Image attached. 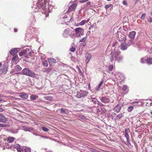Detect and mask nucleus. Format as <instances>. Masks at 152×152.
Segmentation results:
<instances>
[{"instance_id": "f257e3e1", "label": "nucleus", "mask_w": 152, "mask_h": 152, "mask_svg": "<svg viewBox=\"0 0 152 152\" xmlns=\"http://www.w3.org/2000/svg\"><path fill=\"white\" fill-rule=\"evenodd\" d=\"M120 53V51L117 49H115L114 51H112L111 53L109 56L110 61L112 62L114 60V58L115 59V60L118 62L122 61L123 58V56L121 55L119 56Z\"/></svg>"}, {"instance_id": "f03ea898", "label": "nucleus", "mask_w": 152, "mask_h": 152, "mask_svg": "<svg viewBox=\"0 0 152 152\" xmlns=\"http://www.w3.org/2000/svg\"><path fill=\"white\" fill-rule=\"evenodd\" d=\"M49 0H39L37 3V7H36L34 11L37 12L39 10L37 9V8L38 9H42L44 10L45 9L46 7L47 6V5H49L48 3Z\"/></svg>"}, {"instance_id": "7ed1b4c3", "label": "nucleus", "mask_w": 152, "mask_h": 152, "mask_svg": "<svg viewBox=\"0 0 152 152\" xmlns=\"http://www.w3.org/2000/svg\"><path fill=\"white\" fill-rule=\"evenodd\" d=\"M21 74L33 78H34L36 75L34 72L27 68H25L22 70Z\"/></svg>"}, {"instance_id": "20e7f679", "label": "nucleus", "mask_w": 152, "mask_h": 152, "mask_svg": "<svg viewBox=\"0 0 152 152\" xmlns=\"http://www.w3.org/2000/svg\"><path fill=\"white\" fill-rule=\"evenodd\" d=\"M84 29L80 28H77L75 29V35L77 37H80L81 35L84 34Z\"/></svg>"}, {"instance_id": "39448f33", "label": "nucleus", "mask_w": 152, "mask_h": 152, "mask_svg": "<svg viewBox=\"0 0 152 152\" xmlns=\"http://www.w3.org/2000/svg\"><path fill=\"white\" fill-rule=\"evenodd\" d=\"M88 93V92L86 91L80 90L77 92L76 96L79 98H81L86 96Z\"/></svg>"}, {"instance_id": "423d86ee", "label": "nucleus", "mask_w": 152, "mask_h": 152, "mask_svg": "<svg viewBox=\"0 0 152 152\" xmlns=\"http://www.w3.org/2000/svg\"><path fill=\"white\" fill-rule=\"evenodd\" d=\"M0 145L4 147V148H3V149H4L5 148L7 149H11L12 147V145L11 146H7L8 145L10 146V145H9L7 142L6 143V141L3 139H2L1 142H0Z\"/></svg>"}, {"instance_id": "0eeeda50", "label": "nucleus", "mask_w": 152, "mask_h": 152, "mask_svg": "<svg viewBox=\"0 0 152 152\" xmlns=\"http://www.w3.org/2000/svg\"><path fill=\"white\" fill-rule=\"evenodd\" d=\"M118 34V37L120 41H123L125 40L126 39V36L121 32L117 31Z\"/></svg>"}, {"instance_id": "6e6552de", "label": "nucleus", "mask_w": 152, "mask_h": 152, "mask_svg": "<svg viewBox=\"0 0 152 152\" xmlns=\"http://www.w3.org/2000/svg\"><path fill=\"white\" fill-rule=\"evenodd\" d=\"M30 49L29 48H26V49H23L22 51H23L24 56L25 58H28V56H30L31 54V52L30 51Z\"/></svg>"}, {"instance_id": "1a4fd4ad", "label": "nucleus", "mask_w": 152, "mask_h": 152, "mask_svg": "<svg viewBox=\"0 0 152 152\" xmlns=\"http://www.w3.org/2000/svg\"><path fill=\"white\" fill-rule=\"evenodd\" d=\"M77 6V4H72L69 7L68 10L66 12L69 13V12L72 11H74L75 10Z\"/></svg>"}, {"instance_id": "9d476101", "label": "nucleus", "mask_w": 152, "mask_h": 152, "mask_svg": "<svg viewBox=\"0 0 152 152\" xmlns=\"http://www.w3.org/2000/svg\"><path fill=\"white\" fill-rule=\"evenodd\" d=\"M122 106V105L121 104H118L114 108V111L116 113L119 112Z\"/></svg>"}, {"instance_id": "9b49d317", "label": "nucleus", "mask_w": 152, "mask_h": 152, "mask_svg": "<svg viewBox=\"0 0 152 152\" xmlns=\"http://www.w3.org/2000/svg\"><path fill=\"white\" fill-rule=\"evenodd\" d=\"M100 101L103 103H109L110 102V100L106 97L103 96L100 99Z\"/></svg>"}, {"instance_id": "f8f14e48", "label": "nucleus", "mask_w": 152, "mask_h": 152, "mask_svg": "<svg viewBox=\"0 0 152 152\" xmlns=\"http://www.w3.org/2000/svg\"><path fill=\"white\" fill-rule=\"evenodd\" d=\"M14 148H16L17 151L19 152H21L23 151V148L20 147V145L18 144H15L14 145L12 146Z\"/></svg>"}, {"instance_id": "ddd939ff", "label": "nucleus", "mask_w": 152, "mask_h": 152, "mask_svg": "<svg viewBox=\"0 0 152 152\" xmlns=\"http://www.w3.org/2000/svg\"><path fill=\"white\" fill-rule=\"evenodd\" d=\"M70 34L69 30L68 29H66L64 31V32L62 34L63 36L64 37H67Z\"/></svg>"}, {"instance_id": "4468645a", "label": "nucleus", "mask_w": 152, "mask_h": 152, "mask_svg": "<svg viewBox=\"0 0 152 152\" xmlns=\"http://www.w3.org/2000/svg\"><path fill=\"white\" fill-rule=\"evenodd\" d=\"M19 48H14L12 49L10 51V54L12 55H13L16 54L19 50H20Z\"/></svg>"}, {"instance_id": "2eb2a0df", "label": "nucleus", "mask_w": 152, "mask_h": 152, "mask_svg": "<svg viewBox=\"0 0 152 152\" xmlns=\"http://www.w3.org/2000/svg\"><path fill=\"white\" fill-rule=\"evenodd\" d=\"M7 121V118L3 115L0 113V122L5 123Z\"/></svg>"}, {"instance_id": "dca6fc26", "label": "nucleus", "mask_w": 152, "mask_h": 152, "mask_svg": "<svg viewBox=\"0 0 152 152\" xmlns=\"http://www.w3.org/2000/svg\"><path fill=\"white\" fill-rule=\"evenodd\" d=\"M128 46L127 44L123 43L121 45L120 48L122 50H125L127 49Z\"/></svg>"}, {"instance_id": "f3484780", "label": "nucleus", "mask_w": 152, "mask_h": 152, "mask_svg": "<svg viewBox=\"0 0 152 152\" xmlns=\"http://www.w3.org/2000/svg\"><path fill=\"white\" fill-rule=\"evenodd\" d=\"M122 90H123V93L124 94H127L129 91L128 86L125 85L123 86L122 87Z\"/></svg>"}, {"instance_id": "a211bd4d", "label": "nucleus", "mask_w": 152, "mask_h": 152, "mask_svg": "<svg viewBox=\"0 0 152 152\" xmlns=\"http://www.w3.org/2000/svg\"><path fill=\"white\" fill-rule=\"evenodd\" d=\"M20 97L24 99H27L28 97V95L25 92L21 93L19 96Z\"/></svg>"}, {"instance_id": "6ab92c4d", "label": "nucleus", "mask_w": 152, "mask_h": 152, "mask_svg": "<svg viewBox=\"0 0 152 152\" xmlns=\"http://www.w3.org/2000/svg\"><path fill=\"white\" fill-rule=\"evenodd\" d=\"M136 32L135 31H132L129 33V37L132 39H134Z\"/></svg>"}, {"instance_id": "aec40b11", "label": "nucleus", "mask_w": 152, "mask_h": 152, "mask_svg": "<svg viewBox=\"0 0 152 152\" xmlns=\"http://www.w3.org/2000/svg\"><path fill=\"white\" fill-rule=\"evenodd\" d=\"M85 57L86 58L85 62L86 64H88L91 59V55L90 54H86Z\"/></svg>"}, {"instance_id": "412c9836", "label": "nucleus", "mask_w": 152, "mask_h": 152, "mask_svg": "<svg viewBox=\"0 0 152 152\" xmlns=\"http://www.w3.org/2000/svg\"><path fill=\"white\" fill-rule=\"evenodd\" d=\"M115 77L118 80L121 79V80H123L124 79V77L120 73H119L117 74H115Z\"/></svg>"}, {"instance_id": "4be33fe9", "label": "nucleus", "mask_w": 152, "mask_h": 152, "mask_svg": "<svg viewBox=\"0 0 152 152\" xmlns=\"http://www.w3.org/2000/svg\"><path fill=\"white\" fill-rule=\"evenodd\" d=\"M52 8L51 5H49V4L47 5V6L46 7L44 11L45 10L46 12H50L52 9Z\"/></svg>"}, {"instance_id": "5701e85b", "label": "nucleus", "mask_w": 152, "mask_h": 152, "mask_svg": "<svg viewBox=\"0 0 152 152\" xmlns=\"http://www.w3.org/2000/svg\"><path fill=\"white\" fill-rule=\"evenodd\" d=\"M49 64L50 65H52L53 63L56 62V60L53 58H50L48 60Z\"/></svg>"}, {"instance_id": "b1692460", "label": "nucleus", "mask_w": 152, "mask_h": 152, "mask_svg": "<svg viewBox=\"0 0 152 152\" xmlns=\"http://www.w3.org/2000/svg\"><path fill=\"white\" fill-rule=\"evenodd\" d=\"M89 21V19H88L86 20H83L81 21V22L78 23V25L80 26L83 25L85 24L86 23L88 22Z\"/></svg>"}, {"instance_id": "393cba45", "label": "nucleus", "mask_w": 152, "mask_h": 152, "mask_svg": "<svg viewBox=\"0 0 152 152\" xmlns=\"http://www.w3.org/2000/svg\"><path fill=\"white\" fill-rule=\"evenodd\" d=\"M113 68V64L111 65H110L108 66V70L107 71V72L108 73H110V72L112 71Z\"/></svg>"}, {"instance_id": "a878e982", "label": "nucleus", "mask_w": 152, "mask_h": 152, "mask_svg": "<svg viewBox=\"0 0 152 152\" xmlns=\"http://www.w3.org/2000/svg\"><path fill=\"white\" fill-rule=\"evenodd\" d=\"M7 71V69L6 68L3 67L0 69V74H5Z\"/></svg>"}, {"instance_id": "bb28decb", "label": "nucleus", "mask_w": 152, "mask_h": 152, "mask_svg": "<svg viewBox=\"0 0 152 152\" xmlns=\"http://www.w3.org/2000/svg\"><path fill=\"white\" fill-rule=\"evenodd\" d=\"M30 98L31 100H35L38 98V96L35 95H32L31 96Z\"/></svg>"}, {"instance_id": "cd10ccee", "label": "nucleus", "mask_w": 152, "mask_h": 152, "mask_svg": "<svg viewBox=\"0 0 152 152\" xmlns=\"http://www.w3.org/2000/svg\"><path fill=\"white\" fill-rule=\"evenodd\" d=\"M124 115H123V114L122 113H120V114H119L117 115V116L115 117V119H120Z\"/></svg>"}, {"instance_id": "c85d7f7f", "label": "nucleus", "mask_w": 152, "mask_h": 152, "mask_svg": "<svg viewBox=\"0 0 152 152\" xmlns=\"http://www.w3.org/2000/svg\"><path fill=\"white\" fill-rule=\"evenodd\" d=\"M146 63L148 64H152V58H147L146 61Z\"/></svg>"}, {"instance_id": "c756f323", "label": "nucleus", "mask_w": 152, "mask_h": 152, "mask_svg": "<svg viewBox=\"0 0 152 152\" xmlns=\"http://www.w3.org/2000/svg\"><path fill=\"white\" fill-rule=\"evenodd\" d=\"M97 101V100L95 98H91L90 100V101L93 102L94 104H96V101Z\"/></svg>"}, {"instance_id": "7c9ffc66", "label": "nucleus", "mask_w": 152, "mask_h": 152, "mask_svg": "<svg viewBox=\"0 0 152 152\" xmlns=\"http://www.w3.org/2000/svg\"><path fill=\"white\" fill-rule=\"evenodd\" d=\"M14 139V138L13 137H10L8 138L7 139V141L9 143H11L12 142Z\"/></svg>"}, {"instance_id": "2f4dec72", "label": "nucleus", "mask_w": 152, "mask_h": 152, "mask_svg": "<svg viewBox=\"0 0 152 152\" xmlns=\"http://www.w3.org/2000/svg\"><path fill=\"white\" fill-rule=\"evenodd\" d=\"M134 40V39H131L130 40H129L127 44L128 46L132 44L133 43Z\"/></svg>"}, {"instance_id": "473e14b6", "label": "nucleus", "mask_w": 152, "mask_h": 152, "mask_svg": "<svg viewBox=\"0 0 152 152\" xmlns=\"http://www.w3.org/2000/svg\"><path fill=\"white\" fill-rule=\"evenodd\" d=\"M18 57L17 55H15L12 58V62L14 63L16 62L18 59Z\"/></svg>"}, {"instance_id": "72a5a7b5", "label": "nucleus", "mask_w": 152, "mask_h": 152, "mask_svg": "<svg viewBox=\"0 0 152 152\" xmlns=\"http://www.w3.org/2000/svg\"><path fill=\"white\" fill-rule=\"evenodd\" d=\"M42 63L43 65L45 66H47L48 65V61L45 60L42 61Z\"/></svg>"}, {"instance_id": "f704fd0d", "label": "nucleus", "mask_w": 152, "mask_h": 152, "mask_svg": "<svg viewBox=\"0 0 152 152\" xmlns=\"http://www.w3.org/2000/svg\"><path fill=\"white\" fill-rule=\"evenodd\" d=\"M15 68L17 71H18L21 70L22 69V68L21 67L18 65H16L15 66Z\"/></svg>"}, {"instance_id": "c9c22d12", "label": "nucleus", "mask_w": 152, "mask_h": 152, "mask_svg": "<svg viewBox=\"0 0 152 152\" xmlns=\"http://www.w3.org/2000/svg\"><path fill=\"white\" fill-rule=\"evenodd\" d=\"M147 58L146 57L143 58H142L141 60V62L142 63H144L146 62V61Z\"/></svg>"}, {"instance_id": "e433bc0d", "label": "nucleus", "mask_w": 152, "mask_h": 152, "mask_svg": "<svg viewBox=\"0 0 152 152\" xmlns=\"http://www.w3.org/2000/svg\"><path fill=\"white\" fill-rule=\"evenodd\" d=\"M44 98L46 100H52L53 99L52 97L50 96H45Z\"/></svg>"}, {"instance_id": "4c0bfd02", "label": "nucleus", "mask_w": 152, "mask_h": 152, "mask_svg": "<svg viewBox=\"0 0 152 152\" xmlns=\"http://www.w3.org/2000/svg\"><path fill=\"white\" fill-rule=\"evenodd\" d=\"M44 70V72L48 73L50 72L51 69V68H45Z\"/></svg>"}, {"instance_id": "58836bf2", "label": "nucleus", "mask_w": 152, "mask_h": 152, "mask_svg": "<svg viewBox=\"0 0 152 152\" xmlns=\"http://www.w3.org/2000/svg\"><path fill=\"white\" fill-rule=\"evenodd\" d=\"M133 107L132 106H129L127 109V111L128 112H130L132 111L133 110Z\"/></svg>"}, {"instance_id": "ea45409f", "label": "nucleus", "mask_w": 152, "mask_h": 152, "mask_svg": "<svg viewBox=\"0 0 152 152\" xmlns=\"http://www.w3.org/2000/svg\"><path fill=\"white\" fill-rule=\"evenodd\" d=\"M9 125L8 124H0V127H6L8 126Z\"/></svg>"}, {"instance_id": "a19ab883", "label": "nucleus", "mask_w": 152, "mask_h": 152, "mask_svg": "<svg viewBox=\"0 0 152 152\" xmlns=\"http://www.w3.org/2000/svg\"><path fill=\"white\" fill-rule=\"evenodd\" d=\"M41 128L42 130L44 132H48L49 130L47 128L43 126Z\"/></svg>"}, {"instance_id": "79ce46f5", "label": "nucleus", "mask_w": 152, "mask_h": 152, "mask_svg": "<svg viewBox=\"0 0 152 152\" xmlns=\"http://www.w3.org/2000/svg\"><path fill=\"white\" fill-rule=\"evenodd\" d=\"M25 152H31V148L28 147H26L25 148Z\"/></svg>"}, {"instance_id": "37998d69", "label": "nucleus", "mask_w": 152, "mask_h": 152, "mask_svg": "<svg viewBox=\"0 0 152 152\" xmlns=\"http://www.w3.org/2000/svg\"><path fill=\"white\" fill-rule=\"evenodd\" d=\"M87 37H85L83 38H82V39H81L80 40L79 42H85L86 40L87 39Z\"/></svg>"}, {"instance_id": "c03bdc74", "label": "nucleus", "mask_w": 152, "mask_h": 152, "mask_svg": "<svg viewBox=\"0 0 152 152\" xmlns=\"http://www.w3.org/2000/svg\"><path fill=\"white\" fill-rule=\"evenodd\" d=\"M112 6V4H110L109 5H106L104 7L106 9V10H107L108 8H109Z\"/></svg>"}, {"instance_id": "a18cd8bd", "label": "nucleus", "mask_w": 152, "mask_h": 152, "mask_svg": "<svg viewBox=\"0 0 152 152\" xmlns=\"http://www.w3.org/2000/svg\"><path fill=\"white\" fill-rule=\"evenodd\" d=\"M102 81L99 84V86H98L96 88V90H98L99 89V88L101 87V86L102 85Z\"/></svg>"}, {"instance_id": "49530a36", "label": "nucleus", "mask_w": 152, "mask_h": 152, "mask_svg": "<svg viewBox=\"0 0 152 152\" xmlns=\"http://www.w3.org/2000/svg\"><path fill=\"white\" fill-rule=\"evenodd\" d=\"M102 81L99 84V86H98L96 88V90H98L99 89V88L101 87V86L102 85Z\"/></svg>"}, {"instance_id": "de8ad7c7", "label": "nucleus", "mask_w": 152, "mask_h": 152, "mask_svg": "<svg viewBox=\"0 0 152 152\" xmlns=\"http://www.w3.org/2000/svg\"><path fill=\"white\" fill-rule=\"evenodd\" d=\"M102 81L99 84V86H98L96 88V90H98L99 89V88L101 87V86L102 85Z\"/></svg>"}, {"instance_id": "09e8293b", "label": "nucleus", "mask_w": 152, "mask_h": 152, "mask_svg": "<svg viewBox=\"0 0 152 152\" xmlns=\"http://www.w3.org/2000/svg\"><path fill=\"white\" fill-rule=\"evenodd\" d=\"M102 81L99 84V86H98L96 88V90H98L99 89V88L101 87V86L102 85Z\"/></svg>"}, {"instance_id": "8fccbe9b", "label": "nucleus", "mask_w": 152, "mask_h": 152, "mask_svg": "<svg viewBox=\"0 0 152 152\" xmlns=\"http://www.w3.org/2000/svg\"><path fill=\"white\" fill-rule=\"evenodd\" d=\"M102 81L99 84V86H98L96 88V90H98L99 89V88L101 87V86L102 85Z\"/></svg>"}, {"instance_id": "3c124183", "label": "nucleus", "mask_w": 152, "mask_h": 152, "mask_svg": "<svg viewBox=\"0 0 152 152\" xmlns=\"http://www.w3.org/2000/svg\"><path fill=\"white\" fill-rule=\"evenodd\" d=\"M23 129L25 131H29L28 129L26 126H23Z\"/></svg>"}, {"instance_id": "603ef678", "label": "nucleus", "mask_w": 152, "mask_h": 152, "mask_svg": "<svg viewBox=\"0 0 152 152\" xmlns=\"http://www.w3.org/2000/svg\"><path fill=\"white\" fill-rule=\"evenodd\" d=\"M96 104H97L98 105H99L100 106H103V105L102 104V103H101L98 100H97V101H96Z\"/></svg>"}, {"instance_id": "864d4df0", "label": "nucleus", "mask_w": 152, "mask_h": 152, "mask_svg": "<svg viewBox=\"0 0 152 152\" xmlns=\"http://www.w3.org/2000/svg\"><path fill=\"white\" fill-rule=\"evenodd\" d=\"M125 136L126 137V138H129V135H128L127 131H125Z\"/></svg>"}, {"instance_id": "5fc2aeb1", "label": "nucleus", "mask_w": 152, "mask_h": 152, "mask_svg": "<svg viewBox=\"0 0 152 152\" xmlns=\"http://www.w3.org/2000/svg\"><path fill=\"white\" fill-rule=\"evenodd\" d=\"M145 13H143V14H142L141 17V19L142 20H143L145 18Z\"/></svg>"}, {"instance_id": "6e6d98bb", "label": "nucleus", "mask_w": 152, "mask_h": 152, "mask_svg": "<svg viewBox=\"0 0 152 152\" xmlns=\"http://www.w3.org/2000/svg\"><path fill=\"white\" fill-rule=\"evenodd\" d=\"M75 48H74V47H72L70 49V51L72 52H74L75 51Z\"/></svg>"}, {"instance_id": "4d7b16f0", "label": "nucleus", "mask_w": 152, "mask_h": 152, "mask_svg": "<svg viewBox=\"0 0 152 152\" xmlns=\"http://www.w3.org/2000/svg\"><path fill=\"white\" fill-rule=\"evenodd\" d=\"M60 111L61 112L63 113L65 112L66 110L63 108H61L60 109Z\"/></svg>"}, {"instance_id": "13d9d810", "label": "nucleus", "mask_w": 152, "mask_h": 152, "mask_svg": "<svg viewBox=\"0 0 152 152\" xmlns=\"http://www.w3.org/2000/svg\"><path fill=\"white\" fill-rule=\"evenodd\" d=\"M88 0H80V2L81 3H83L87 1Z\"/></svg>"}, {"instance_id": "bf43d9fd", "label": "nucleus", "mask_w": 152, "mask_h": 152, "mask_svg": "<svg viewBox=\"0 0 152 152\" xmlns=\"http://www.w3.org/2000/svg\"><path fill=\"white\" fill-rule=\"evenodd\" d=\"M23 51H22L19 53V55L20 56H22L23 55L24 56V54L23 53Z\"/></svg>"}, {"instance_id": "052dcab7", "label": "nucleus", "mask_w": 152, "mask_h": 152, "mask_svg": "<svg viewBox=\"0 0 152 152\" xmlns=\"http://www.w3.org/2000/svg\"><path fill=\"white\" fill-rule=\"evenodd\" d=\"M122 3L123 4L125 5H127V4L126 2V1L125 0H124L122 2Z\"/></svg>"}, {"instance_id": "680f3d73", "label": "nucleus", "mask_w": 152, "mask_h": 152, "mask_svg": "<svg viewBox=\"0 0 152 152\" xmlns=\"http://www.w3.org/2000/svg\"><path fill=\"white\" fill-rule=\"evenodd\" d=\"M148 21L150 23H152V18L150 17V19L148 20Z\"/></svg>"}, {"instance_id": "e2e57ef3", "label": "nucleus", "mask_w": 152, "mask_h": 152, "mask_svg": "<svg viewBox=\"0 0 152 152\" xmlns=\"http://www.w3.org/2000/svg\"><path fill=\"white\" fill-rule=\"evenodd\" d=\"M91 4V2L89 1H88V2L87 3H86V5L87 6H88V5H89L90 4Z\"/></svg>"}, {"instance_id": "0e129e2a", "label": "nucleus", "mask_w": 152, "mask_h": 152, "mask_svg": "<svg viewBox=\"0 0 152 152\" xmlns=\"http://www.w3.org/2000/svg\"><path fill=\"white\" fill-rule=\"evenodd\" d=\"M41 137H42L44 139L45 138H47V139L48 138L46 137H45V136H41Z\"/></svg>"}, {"instance_id": "69168bd1", "label": "nucleus", "mask_w": 152, "mask_h": 152, "mask_svg": "<svg viewBox=\"0 0 152 152\" xmlns=\"http://www.w3.org/2000/svg\"><path fill=\"white\" fill-rule=\"evenodd\" d=\"M126 140H127V142L128 143H129V142H130V141H129V138H126Z\"/></svg>"}, {"instance_id": "338daca9", "label": "nucleus", "mask_w": 152, "mask_h": 152, "mask_svg": "<svg viewBox=\"0 0 152 152\" xmlns=\"http://www.w3.org/2000/svg\"><path fill=\"white\" fill-rule=\"evenodd\" d=\"M4 110L2 108H0V112H2Z\"/></svg>"}, {"instance_id": "774afa93", "label": "nucleus", "mask_w": 152, "mask_h": 152, "mask_svg": "<svg viewBox=\"0 0 152 152\" xmlns=\"http://www.w3.org/2000/svg\"><path fill=\"white\" fill-rule=\"evenodd\" d=\"M14 31L15 32H16L17 31V29H16V28H15L14 29Z\"/></svg>"}]
</instances>
